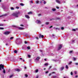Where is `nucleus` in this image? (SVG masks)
<instances>
[{
	"mask_svg": "<svg viewBox=\"0 0 78 78\" xmlns=\"http://www.w3.org/2000/svg\"><path fill=\"white\" fill-rule=\"evenodd\" d=\"M51 68V66H50L49 67V69H50Z\"/></svg>",
	"mask_w": 78,
	"mask_h": 78,
	"instance_id": "c03bdc74",
	"label": "nucleus"
},
{
	"mask_svg": "<svg viewBox=\"0 0 78 78\" xmlns=\"http://www.w3.org/2000/svg\"><path fill=\"white\" fill-rule=\"evenodd\" d=\"M27 48V49H30V47H28Z\"/></svg>",
	"mask_w": 78,
	"mask_h": 78,
	"instance_id": "5701e85b",
	"label": "nucleus"
},
{
	"mask_svg": "<svg viewBox=\"0 0 78 78\" xmlns=\"http://www.w3.org/2000/svg\"><path fill=\"white\" fill-rule=\"evenodd\" d=\"M30 3H33V1H31Z\"/></svg>",
	"mask_w": 78,
	"mask_h": 78,
	"instance_id": "ea45409f",
	"label": "nucleus"
},
{
	"mask_svg": "<svg viewBox=\"0 0 78 78\" xmlns=\"http://www.w3.org/2000/svg\"><path fill=\"white\" fill-rule=\"evenodd\" d=\"M49 23L47 22L46 23V25H48V24Z\"/></svg>",
	"mask_w": 78,
	"mask_h": 78,
	"instance_id": "4c0bfd02",
	"label": "nucleus"
},
{
	"mask_svg": "<svg viewBox=\"0 0 78 78\" xmlns=\"http://www.w3.org/2000/svg\"><path fill=\"white\" fill-rule=\"evenodd\" d=\"M25 16L26 18H27V19H30V17L28 15H25Z\"/></svg>",
	"mask_w": 78,
	"mask_h": 78,
	"instance_id": "0eeeda50",
	"label": "nucleus"
},
{
	"mask_svg": "<svg viewBox=\"0 0 78 78\" xmlns=\"http://www.w3.org/2000/svg\"><path fill=\"white\" fill-rule=\"evenodd\" d=\"M52 73H55V72H52Z\"/></svg>",
	"mask_w": 78,
	"mask_h": 78,
	"instance_id": "864d4df0",
	"label": "nucleus"
},
{
	"mask_svg": "<svg viewBox=\"0 0 78 78\" xmlns=\"http://www.w3.org/2000/svg\"><path fill=\"white\" fill-rule=\"evenodd\" d=\"M2 69H4V66L2 64L0 65V70H2Z\"/></svg>",
	"mask_w": 78,
	"mask_h": 78,
	"instance_id": "7ed1b4c3",
	"label": "nucleus"
},
{
	"mask_svg": "<svg viewBox=\"0 0 78 78\" xmlns=\"http://www.w3.org/2000/svg\"><path fill=\"white\" fill-rule=\"evenodd\" d=\"M41 14H39L38 15V16H41Z\"/></svg>",
	"mask_w": 78,
	"mask_h": 78,
	"instance_id": "3c124183",
	"label": "nucleus"
},
{
	"mask_svg": "<svg viewBox=\"0 0 78 78\" xmlns=\"http://www.w3.org/2000/svg\"><path fill=\"white\" fill-rule=\"evenodd\" d=\"M72 64V62H70L69 63V64Z\"/></svg>",
	"mask_w": 78,
	"mask_h": 78,
	"instance_id": "c756f323",
	"label": "nucleus"
},
{
	"mask_svg": "<svg viewBox=\"0 0 78 78\" xmlns=\"http://www.w3.org/2000/svg\"><path fill=\"white\" fill-rule=\"evenodd\" d=\"M19 29H20V30H23V28L22 27H19Z\"/></svg>",
	"mask_w": 78,
	"mask_h": 78,
	"instance_id": "4468645a",
	"label": "nucleus"
},
{
	"mask_svg": "<svg viewBox=\"0 0 78 78\" xmlns=\"http://www.w3.org/2000/svg\"><path fill=\"white\" fill-rule=\"evenodd\" d=\"M24 43H25V44H27V43H28V42H27V41H25L24 42Z\"/></svg>",
	"mask_w": 78,
	"mask_h": 78,
	"instance_id": "c9c22d12",
	"label": "nucleus"
},
{
	"mask_svg": "<svg viewBox=\"0 0 78 78\" xmlns=\"http://www.w3.org/2000/svg\"><path fill=\"white\" fill-rule=\"evenodd\" d=\"M36 78H38V76H37Z\"/></svg>",
	"mask_w": 78,
	"mask_h": 78,
	"instance_id": "13d9d810",
	"label": "nucleus"
},
{
	"mask_svg": "<svg viewBox=\"0 0 78 78\" xmlns=\"http://www.w3.org/2000/svg\"><path fill=\"white\" fill-rule=\"evenodd\" d=\"M61 29V30H63L64 29V27H62Z\"/></svg>",
	"mask_w": 78,
	"mask_h": 78,
	"instance_id": "bb28decb",
	"label": "nucleus"
},
{
	"mask_svg": "<svg viewBox=\"0 0 78 78\" xmlns=\"http://www.w3.org/2000/svg\"><path fill=\"white\" fill-rule=\"evenodd\" d=\"M51 75V73H50L49 75V76H50V75Z\"/></svg>",
	"mask_w": 78,
	"mask_h": 78,
	"instance_id": "09e8293b",
	"label": "nucleus"
},
{
	"mask_svg": "<svg viewBox=\"0 0 78 78\" xmlns=\"http://www.w3.org/2000/svg\"><path fill=\"white\" fill-rule=\"evenodd\" d=\"M35 73H37L38 72V69H36L35 71Z\"/></svg>",
	"mask_w": 78,
	"mask_h": 78,
	"instance_id": "dca6fc26",
	"label": "nucleus"
},
{
	"mask_svg": "<svg viewBox=\"0 0 78 78\" xmlns=\"http://www.w3.org/2000/svg\"><path fill=\"white\" fill-rule=\"evenodd\" d=\"M24 69H27V67H24Z\"/></svg>",
	"mask_w": 78,
	"mask_h": 78,
	"instance_id": "052dcab7",
	"label": "nucleus"
},
{
	"mask_svg": "<svg viewBox=\"0 0 78 78\" xmlns=\"http://www.w3.org/2000/svg\"><path fill=\"white\" fill-rule=\"evenodd\" d=\"M7 16V14H5L4 15H2L1 16H0V17H3V16Z\"/></svg>",
	"mask_w": 78,
	"mask_h": 78,
	"instance_id": "f8f14e48",
	"label": "nucleus"
},
{
	"mask_svg": "<svg viewBox=\"0 0 78 78\" xmlns=\"http://www.w3.org/2000/svg\"><path fill=\"white\" fill-rule=\"evenodd\" d=\"M20 25L21 26H23V25H22V24H21Z\"/></svg>",
	"mask_w": 78,
	"mask_h": 78,
	"instance_id": "bf43d9fd",
	"label": "nucleus"
},
{
	"mask_svg": "<svg viewBox=\"0 0 78 78\" xmlns=\"http://www.w3.org/2000/svg\"><path fill=\"white\" fill-rule=\"evenodd\" d=\"M20 13L19 11H18L15 12V13L12 14V16H14L16 17H19V14Z\"/></svg>",
	"mask_w": 78,
	"mask_h": 78,
	"instance_id": "f257e3e1",
	"label": "nucleus"
},
{
	"mask_svg": "<svg viewBox=\"0 0 78 78\" xmlns=\"http://www.w3.org/2000/svg\"><path fill=\"white\" fill-rule=\"evenodd\" d=\"M15 70H16V71H17V72H19V71H20V69H15Z\"/></svg>",
	"mask_w": 78,
	"mask_h": 78,
	"instance_id": "9d476101",
	"label": "nucleus"
},
{
	"mask_svg": "<svg viewBox=\"0 0 78 78\" xmlns=\"http://www.w3.org/2000/svg\"><path fill=\"white\" fill-rule=\"evenodd\" d=\"M5 45L7 46V45H8V44H6Z\"/></svg>",
	"mask_w": 78,
	"mask_h": 78,
	"instance_id": "680f3d73",
	"label": "nucleus"
},
{
	"mask_svg": "<svg viewBox=\"0 0 78 78\" xmlns=\"http://www.w3.org/2000/svg\"><path fill=\"white\" fill-rule=\"evenodd\" d=\"M44 37V35H40L39 37V38H41V37L43 38V37Z\"/></svg>",
	"mask_w": 78,
	"mask_h": 78,
	"instance_id": "1a4fd4ad",
	"label": "nucleus"
},
{
	"mask_svg": "<svg viewBox=\"0 0 78 78\" xmlns=\"http://www.w3.org/2000/svg\"><path fill=\"white\" fill-rule=\"evenodd\" d=\"M72 51H69V53H72Z\"/></svg>",
	"mask_w": 78,
	"mask_h": 78,
	"instance_id": "72a5a7b5",
	"label": "nucleus"
},
{
	"mask_svg": "<svg viewBox=\"0 0 78 78\" xmlns=\"http://www.w3.org/2000/svg\"><path fill=\"white\" fill-rule=\"evenodd\" d=\"M46 60H47L46 59H44V60H45V61H46Z\"/></svg>",
	"mask_w": 78,
	"mask_h": 78,
	"instance_id": "338daca9",
	"label": "nucleus"
},
{
	"mask_svg": "<svg viewBox=\"0 0 78 78\" xmlns=\"http://www.w3.org/2000/svg\"><path fill=\"white\" fill-rule=\"evenodd\" d=\"M35 38L37 40L39 39V38H38V37H35Z\"/></svg>",
	"mask_w": 78,
	"mask_h": 78,
	"instance_id": "58836bf2",
	"label": "nucleus"
},
{
	"mask_svg": "<svg viewBox=\"0 0 78 78\" xmlns=\"http://www.w3.org/2000/svg\"><path fill=\"white\" fill-rule=\"evenodd\" d=\"M13 37H12L10 38V40H12V39H13Z\"/></svg>",
	"mask_w": 78,
	"mask_h": 78,
	"instance_id": "473e14b6",
	"label": "nucleus"
},
{
	"mask_svg": "<svg viewBox=\"0 0 78 78\" xmlns=\"http://www.w3.org/2000/svg\"><path fill=\"white\" fill-rule=\"evenodd\" d=\"M20 5H21V6H24V4L22 3H20Z\"/></svg>",
	"mask_w": 78,
	"mask_h": 78,
	"instance_id": "2eb2a0df",
	"label": "nucleus"
},
{
	"mask_svg": "<svg viewBox=\"0 0 78 78\" xmlns=\"http://www.w3.org/2000/svg\"><path fill=\"white\" fill-rule=\"evenodd\" d=\"M52 10L53 11H56V9H52Z\"/></svg>",
	"mask_w": 78,
	"mask_h": 78,
	"instance_id": "f3484780",
	"label": "nucleus"
},
{
	"mask_svg": "<svg viewBox=\"0 0 78 78\" xmlns=\"http://www.w3.org/2000/svg\"><path fill=\"white\" fill-rule=\"evenodd\" d=\"M0 30H4V28L3 27H0Z\"/></svg>",
	"mask_w": 78,
	"mask_h": 78,
	"instance_id": "6ab92c4d",
	"label": "nucleus"
},
{
	"mask_svg": "<svg viewBox=\"0 0 78 78\" xmlns=\"http://www.w3.org/2000/svg\"><path fill=\"white\" fill-rule=\"evenodd\" d=\"M36 3H37H37H39V1H36Z\"/></svg>",
	"mask_w": 78,
	"mask_h": 78,
	"instance_id": "4be33fe9",
	"label": "nucleus"
},
{
	"mask_svg": "<svg viewBox=\"0 0 78 78\" xmlns=\"http://www.w3.org/2000/svg\"><path fill=\"white\" fill-rule=\"evenodd\" d=\"M68 66L66 65V69H68Z\"/></svg>",
	"mask_w": 78,
	"mask_h": 78,
	"instance_id": "393cba45",
	"label": "nucleus"
},
{
	"mask_svg": "<svg viewBox=\"0 0 78 78\" xmlns=\"http://www.w3.org/2000/svg\"><path fill=\"white\" fill-rule=\"evenodd\" d=\"M75 74H76V71H75Z\"/></svg>",
	"mask_w": 78,
	"mask_h": 78,
	"instance_id": "603ef678",
	"label": "nucleus"
},
{
	"mask_svg": "<svg viewBox=\"0 0 78 78\" xmlns=\"http://www.w3.org/2000/svg\"><path fill=\"white\" fill-rule=\"evenodd\" d=\"M46 3V2L45 1H44V4H45Z\"/></svg>",
	"mask_w": 78,
	"mask_h": 78,
	"instance_id": "37998d69",
	"label": "nucleus"
},
{
	"mask_svg": "<svg viewBox=\"0 0 78 78\" xmlns=\"http://www.w3.org/2000/svg\"><path fill=\"white\" fill-rule=\"evenodd\" d=\"M40 51L41 52H42V50H40Z\"/></svg>",
	"mask_w": 78,
	"mask_h": 78,
	"instance_id": "8fccbe9b",
	"label": "nucleus"
},
{
	"mask_svg": "<svg viewBox=\"0 0 78 78\" xmlns=\"http://www.w3.org/2000/svg\"><path fill=\"white\" fill-rule=\"evenodd\" d=\"M76 60V58H73V60L75 61Z\"/></svg>",
	"mask_w": 78,
	"mask_h": 78,
	"instance_id": "cd10ccee",
	"label": "nucleus"
},
{
	"mask_svg": "<svg viewBox=\"0 0 78 78\" xmlns=\"http://www.w3.org/2000/svg\"><path fill=\"white\" fill-rule=\"evenodd\" d=\"M52 36H55V35H54L53 34L52 35Z\"/></svg>",
	"mask_w": 78,
	"mask_h": 78,
	"instance_id": "69168bd1",
	"label": "nucleus"
},
{
	"mask_svg": "<svg viewBox=\"0 0 78 78\" xmlns=\"http://www.w3.org/2000/svg\"><path fill=\"white\" fill-rule=\"evenodd\" d=\"M16 9H19V7H16Z\"/></svg>",
	"mask_w": 78,
	"mask_h": 78,
	"instance_id": "e433bc0d",
	"label": "nucleus"
},
{
	"mask_svg": "<svg viewBox=\"0 0 78 78\" xmlns=\"http://www.w3.org/2000/svg\"><path fill=\"white\" fill-rule=\"evenodd\" d=\"M63 1H64L63 0H61L60 1L59 0H56V2L59 4H61L63 2Z\"/></svg>",
	"mask_w": 78,
	"mask_h": 78,
	"instance_id": "f03ea898",
	"label": "nucleus"
},
{
	"mask_svg": "<svg viewBox=\"0 0 78 78\" xmlns=\"http://www.w3.org/2000/svg\"><path fill=\"white\" fill-rule=\"evenodd\" d=\"M64 78H68V77H64Z\"/></svg>",
	"mask_w": 78,
	"mask_h": 78,
	"instance_id": "6e6d98bb",
	"label": "nucleus"
},
{
	"mask_svg": "<svg viewBox=\"0 0 78 78\" xmlns=\"http://www.w3.org/2000/svg\"><path fill=\"white\" fill-rule=\"evenodd\" d=\"M10 33V32L9 31H6L5 32H4V34H5V35H8V34H9Z\"/></svg>",
	"mask_w": 78,
	"mask_h": 78,
	"instance_id": "20e7f679",
	"label": "nucleus"
},
{
	"mask_svg": "<svg viewBox=\"0 0 78 78\" xmlns=\"http://www.w3.org/2000/svg\"><path fill=\"white\" fill-rule=\"evenodd\" d=\"M48 73V71H46V73Z\"/></svg>",
	"mask_w": 78,
	"mask_h": 78,
	"instance_id": "49530a36",
	"label": "nucleus"
},
{
	"mask_svg": "<svg viewBox=\"0 0 78 78\" xmlns=\"http://www.w3.org/2000/svg\"><path fill=\"white\" fill-rule=\"evenodd\" d=\"M55 30H59V29H58V28H55Z\"/></svg>",
	"mask_w": 78,
	"mask_h": 78,
	"instance_id": "a19ab883",
	"label": "nucleus"
},
{
	"mask_svg": "<svg viewBox=\"0 0 78 78\" xmlns=\"http://www.w3.org/2000/svg\"><path fill=\"white\" fill-rule=\"evenodd\" d=\"M28 57L29 58H31V56L30 55H28Z\"/></svg>",
	"mask_w": 78,
	"mask_h": 78,
	"instance_id": "7c9ffc66",
	"label": "nucleus"
},
{
	"mask_svg": "<svg viewBox=\"0 0 78 78\" xmlns=\"http://www.w3.org/2000/svg\"><path fill=\"white\" fill-rule=\"evenodd\" d=\"M75 77H78V76H76Z\"/></svg>",
	"mask_w": 78,
	"mask_h": 78,
	"instance_id": "0e129e2a",
	"label": "nucleus"
},
{
	"mask_svg": "<svg viewBox=\"0 0 78 78\" xmlns=\"http://www.w3.org/2000/svg\"><path fill=\"white\" fill-rule=\"evenodd\" d=\"M28 14H32V12H30L28 13Z\"/></svg>",
	"mask_w": 78,
	"mask_h": 78,
	"instance_id": "ddd939ff",
	"label": "nucleus"
},
{
	"mask_svg": "<svg viewBox=\"0 0 78 78\" xmlns=\"http://www.w3.org/2000/svg\"><path fill=\"white\" fill-rule=\"evenodd\" d=\"M62 48V45H60L59 46L58 48V50H60V49H61Z\"/></svg>",
	"mask_w": 78,
	"mask_h": 78,
	"instance_id": "6e6552de",
	"label": "nucleus"
},
{
	"mask_svg": "<svg viewBox=\"0 0 78 78\" xmlns=\"http://www.w3.org/2000/svg\"><path fill=\"white\" fill-rule=\"evenodd\" d=\"M64 69V67H61L60 68V70H62Z\"/></svg>",
	"mask_w": 78,
	"mask_h": 78,
	"instance_id": "9b49d317",
	"label": "nucleus"
},
{
	"mask_svg": "<svg viewBox=\"0 0 78 78\" xmlns=\"http://www.w3.org/2000/svg\"><path fill=\"white\" fill-rule=\"evenodd\" d=\"M40 58V57H38L35 60V61H39V59Z\"/></svg>",
	"mask_w": 78,
	"mask_h": 78,
	"instance_id": "423d86ee",
	"label": "nucleus"
},
{
	"mask_svg": "<svg viewBox=\"0 0 78 78\" xmlns=\"http://www.w3.org/2000/svg\"><path fill=\"white\" fill-rule=\"evenodd\" d=\"M40 3H42V1H41Z\"/></svg>",
	"mask_w": 78,
	"mask_h": 78,
	"instance_id": "774afa93",
	"label": "nucleus"
},
{
	"mask_svg": "<svg viewBox=\"0 0 78 78\" xmlns=\"http://www.w3.org/2000/svg\"><path fill=\"white\" fill-rule=\"evenodd\" d=\"M25 76H26V77H28V75H27V74H25Z\"/></svg>",
	"mask_w": 78,
	"mask_h": 78,
	"instance_id": "f704fd0d",
	"label": "nucleus"
},
{
	"mask_svg": "<svg viewBox=\"0 0 78 78\" xmlns=\"http://www.w3.org/2000/svg\"><path fill=\"white\" fill-rule=\"evenodd\" d=\"M48 63H46L44 64V66H48Z\"/></svg>",
	"mask_w": 78,
	"mask_h": 78,
	"instance_id": "a211bd4d",
	"label": "nucleus"
},
{
	"mask_svg": "<svg viewBox=\"0 0 78 78\" xmlns=\"http://www.w3.org/2000/svg\"><path fill=\"white\" fill-rule=\"evenodd\" d=\"M52 27H53L52 26H51L50 27V28H52Z\"/></svg>",
	"mask_w": 78,
	"mask_h": 78,
	"instance_id": "4d7b16f0",
	"label": "nucleus"
},
{
	"mask_svg": "<svg viewBox=\"0 0 78 78\" xmlns=\"http://www.w3.org/2000/svg\"><path fill=\"white\" fill-rule=\"evenodd\" d=\"M73 31H76V29H73L72 30Z\"/></svg>",
	"mask_w": 78,
	"mask_h": 78,
	"instance_id": "a878e982",
	"label": "nucleus"
},
{
	"mask_svg": "<svg viewBox=\"0 0 78 78\" xmlns=\"http://www.w3.org/2000/svg\"><path fill=\"white\" fill-rule=\"evenodd\" d=\"M14 52L15 53H17V51L16 50H15L14 51Z\"/></svg>",
	"mask_w": 78,
	"mask_h": 78,
	"instance_id": "412c9836",
	"label": "nucleus"
},
{
	"mask_svg": "<svg viewBox=\"0 0 78 78\" xmlns=\"http://www.w3.org/2000/svg\"><path fill=\"white\" fill-rule=\"evenodd\" d=\"M70 74L71 75H73V73L72 72H71V73H70Z\"/></svg>",
	"mask_w": 78,
	"mask_h": 78,
	"instance_id": "2f4dec72",
	"label": "nucleus"
},
{
	"mask_svg": "<svg viewBox=\"0 0 78 78\" xmlns=\"http://www.w3.org/2000/svg\"><path fill=\"white\" fill-rule=\"evenodd\" d=\"M75 64H76V65H78V63H75Z\"/></svg>",
	"mask_w": 78,
	"mask_h": 78,
	"instance_id": "a18cd8bd",
	"label": "nucleus"
},
{
	"mask_svg": "<svg viewBox=\"0 0 78 78\" xmlns=\"http://www.w3.org/2000/svg\"><path fill=\"white\" fill-rule=\"evenodd\" d=\"M74 42H75V41H74V40H73L72 41V42H73V43Z\"/></svg>",
	"mask_w": 78,
	"mask_h": 78,
	"instance_id": "5fc2aeb1",
	"label": "nucleus"
},
{
	"mask_svg": "<svg viewBox=\"0 0 78 78\" xmlns=\"http://www.w3.org/2000/svg\"><path fill=\"white\" fill-rule=\"evenodd\" d=\"M11 10H14V8H13L12 7H11Z\"/></svg>",
	"mask_w": 78,
	"mask_h": 78,
	"instance_id": "aec40b11",
	"label": "nucleus"
},
{
	"mask_svg": "<svg viewBox=\"0 0 78 78\" xmlns=\"http://www.w3.org/2000/svg\"><path fill=\"white\" fill-rule=\"evenodd\" d=\"M36 23H40V24H41V21H40V20H37L36 21Z\"/></svg>",
	"mask_w": 78,
	"mask_h": 78,
	"instance_id": "39448f33",
	"label": "nucleus"
},
{
	"mask_svg": "<svg viewBox=\"0 0 78 78\" xmlns=\"http://www.w3.org/2000/svg\"><path fill=\"white\" fill-rule=\"evenodd\" d=\"M13 76V75H11V76H9V78H11L12 77V76Z\"/></svg>",
	"mask_w": 78,
	"mask_h": 78,
	"instance_id": "c85d7f7f",
	"label": "nucleus"
},
{
	"mask_svg": "<svg viewBox=\"0 0 78 78\" xmlns=\"http://www.w3.org/2000/svg\"><path fill=\"white\" fill-rule=\"evenodd\" d=\"M0 26H3V25L2 24H0Z\"/></svg>",
	"mask_w": 78,
	"mask_h": 78,
	"instance_id": "79ce46f5",
	"label": "nucleus"
},
{
	"mask_svg": "<svg viewBox=\"0 0 78 78\" xmlns=\"http://www.w3.org/2000/svg\"><path fill=\"white\" fill-rule=\"evenodd\" d=\"M3 73H5V69L3 70Z\"/></svg>",
	"mask_w": 78,
	"mask_h": 78,
	"instance_id": "b1692460",
	"label": "nucleus"
},
{
	"mask_svg": "<svg viewBox=\"0 0 78 78\" xmlns=\"http://www.w3.org/2000/svg\"><path fill=\"white\" fill-rule=\"evenodd\" d=\"M56 8H57V9H59V7L57 6L56 7Z\"/></svg>",
	"mask_w": 78,
	"mask_h": 78,
	"instance_id": "de8ad7c7",
	"label": "nucleus"
},
{
	"mask_svg": "<svg viewBox=\"0 0 78 78\" xmlns=\"http://www.w3.org/2000/svg\"><path fill=\"white\" fill-rule=\"evenodd\" d=\"M20 59H21V60L22 59V58H20Z\"/></svg>",
	"mask_w": 78,
	"mask_h": 78,
	"instance_id": "e2e57ef3",
	"label": "nucleus"
}]
</instances>
